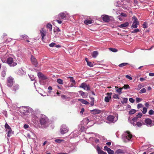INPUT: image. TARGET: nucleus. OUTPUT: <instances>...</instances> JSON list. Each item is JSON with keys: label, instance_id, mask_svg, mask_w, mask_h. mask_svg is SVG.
Returning a JSON list of instances; mask_svg holds the SVG:
<instances>
[{"label": "nucleus", "instance_id": "nucleus-25", "mask_svg": "<svg viewBox=\"0 0 154 154\" xmlns=\"http://www.w3.org/2000/svg\"><path fill=\"white\" fill-rule=\"evenodd\" d=\"M138 1L137 0H134V9H137L138 8L139 6L137 5Z\"/></svg>", "mask_w": 154, "mask_h": 154}, {"label": "nucleus", "instance_id": "nucleus-41", "mask_svg": "<svg viewBox=\"0 0 154 154\" xmlns=\"http://www.w3.org/2000/svg\"><path fill=\"white\" fill-rule=\"evenodd\" d=\"M57 82L60 84H63V80L61 79H58L57 80Z\"/></svg>", "mask_w": 154, "mask_h": 154}, {"label": "nucleus", "instance_id": "nucleus-43", "mask_svg": "<svg viewBox=\"0 0 154 154\" xmlns=\"http://www.w3.org/2000/svg\"><path fill=\"white\" fill-rule=\"evenodd\" d=\"M147 111V109L146 107H143V110L142 111V113L143 114H145Z\"/></svg>", "mask_w": 154, "mask_h": 154}, {"label": "nucleus", "instance_id": "nucleus-4", "mask_svg": "<svg viewBox=\"0 0 154 154\" xmlns=\"http://www.w3.org/2000/svg\"><path fill=\"white\" fill-rule=\"evenodd\" d=\"M146 125L148 126L151 127L154 125V121H152L149 118L146 119L144 120Z\"/></svg>", "mask_w": 154, "mask_h": 154}, {"label": "nucleus", "instance_id": "nucleus-40", "mask_svg": "<svg viewBox=\"0 0 154 154\" xmlns=\"http://www.w3.org/2000/svg\"><path fill=\"white\" fill-rule=\"evenodd\" d=\"M143 27L144 28H146L148 27V25L146 22H144L143 25Z\"/></svg>", "mask_w": 154, "mask_h": 154}, {"label": "nucleus", "instance_id": "nucleus-2", "mask_svg": "<svg viewBox=\"0 0 154 154\" xmlns=\"http://www.w3.org/2000/svg\"><path fill=\"white\" fill-rule=\"evenodd\" d=\"M14 83V78L11 76L7 78V85L9 87H11Z\"/></svg>", "mask_w": 154, "mask_h": 154}, {"label": "nucleus", "instance_id": "nucleus-48", "mask_svg": "<svg viewBox=\"0 0 154 154\" xmlns=\"http://www.w3.org/2000/svg\"><path fill=\"white\" fill-rule=\"evenodd\" d=\"M113 97L115 99H119V95L117 94H114L113 96Z\"/></svg>", "mask_w": 154, "mask_h": 154}, {"label": "nucleus", "instance_id": "nucleus-39", "mask_svg": "<svg viewBox=\"0 0 154 154\" xmlns=\"http://www.w3.org/2000/svg\"><path fill=\"white\" fill-rule=\"evenodd\" d=\"M123 89V88H120L118 89H116L117 92L119 93V94H120L122 93V91Z\"/></svg>", "mask_w": 154, "mask_h": 154}, {"label": "nucleus", "instance_id": "nucleus-32", "mask_svg": "<svg viewBox=\"0 0 154 154\" xmlns=\"http://www.w3.org/2000/svg\"><path fill=\"white\" fill-rule=\"evenodd\" d=\"M136 112V110L134 109H131L130 110L129 112V113L130 114H134Z\"/></svg>", "mask_w": 154, "mask_h": 154}, {"label": "nucleus", "instance_id": "nucleus-62", "mask_svg": "<svg viewBox=\"0 0 154 154\" xmlns=\"http://www.w3.org/2000/svg\"><path fill=\"white\" fill-rule=\"evenodd\" d=\"M23 127L25 129H27L29 127V125L27 124H25L24 125Z\"/></svg>", "mask_w": 154, "mask_h": 154}, {"label": "nucleus", "instance_id": "nucleus-13", "mask_svg": "<svg viewBox=\"0 0 154 154\" xmlns=\"http://www.w3.org/2000/svg\"><path fill=\"white\" fill-rule=\"evenodd\" d=\"M103 20L106 22H109L110 19L109 16L107 15H103L102 16Z\"/></svg>", "mask_w": 154, "mask_h": 154}, {"label": "nucleus", "instance_id": "nucleus-58", "mask_svg": "<svg viewBox=\"0 0 154 154\" xmlns=\"http://www.w3.org/2000/svg\"><path fill=\"white\" fill-rule=\"evenodd\" d=\"M129 101L131 103H133L134 102V100L132 98H130L129 99Z\"/></svg>", "mask_w": 154, "mask_h": 154}, {"label": "nucleus", "instance_id": "nucleus-10", "mask_svg": "<svg viewBox=\"0 0 154 154\" xmlns=\"http://www.w3.org/2000/svg\"><path fill=\"white\" fill-rule=\"evenodd\" d=\"M112 93H107V96L104 99V100L105 102H108L109 101V100L111 98V95L112 94Z\"/></svg>", "mask_w": 154, "mask_h": 154}, {"label": "nucleus", "instance_id": "nucleus-6", "mask_svg": "<svg viewBox=\"0 0 154 154\" xmlns=\"http://www.w3.org/2000/svg\"><path fill=\"white\" fill-rule=\"evenodd\" d=\"M8 63L11 66H16L17 63L14 61L12 58L10 57L8 59L7 61Z\"/></svg>", "mask_w": 154, "mask_h": 154}, {"label": "nucleus", "instance_id": "nucleus-51", "mask_svg": "<svg viewBox=\"0 0 154 154\" xmlns=\"http://www.w3.org/2000/svg\"><path fill=\"white\" fill-rule=\"evenodd\" d=\"M143 86L141 84H139L138 85V87L137 88V90H140L142 87Z\"/></svg>", "mask_w": 154, "mask_h": 154}, {"label": "nucleus", "instance_id": "nucleus-63", "mask_svg": "<svg viewBox=\"0 0 154 154\" xmlns=\"http://www.w3.org/2000/svg\"><path fill=\"white\" fill-rule=\"evenodd\" d=\"M55 43H52L50 44L49 46L51 47H53L55 46Z\"/></svg>", "mask_w": 154, "mask_h": 154}, {"label": "nucleus", "instance_id": "nucleus-42", "mask_svg": "<svg viewBox=\"0 0 154 154\" xmlns=\"http://www.w3.org/2000/svg\"><path fill=\"white\" fill-rule=\"evenodd\" d=\"M138 117L136 116L132 119V122H136L138 120Z\"/></svg>", "mask_w": 154, "mask_h": 154}, {"label": "nucleus", "instance_id": "nucleus-8", "mask_svg": "<svg viewBox=\"0 0 154 154\" xmlns=\"http://www.w3.org/2000/svg\"><path fill=\"white\" fill-rule=\"evenodd\" d=\"M31 60L32 64L34 65L35 67H36L37 66L38 63L37 60L34 56H31Z\"/></svg>", "mask_w": 154, "mask_h": 154}, {"label": "nucleus", "instance_id": "nucleus-59", "mask_svg": "<svg viewBox=\"0 0 154 154\" xmlns=\"http://www.w3.org/2000/svg\"><path fill=\"white\" fill-rule=\"evenodd\" d=\"M125 77L127 78L130 80H131L132 79V77L128 75H126Z\"/></svg>", "mask_w": 154, "mask_h": 154}, {"label": "nucleus", "instance_id": "nucleus-9", "mask_svg": "<svg viewBox=\"0 0 154 154\" xmlns=\"http://www.w3.org/2000/svg\"><path fill=\"white\" fill-rule=\"evenodd\" d=\"M94 23V21L91 18H87L84 21V23L86 25H88Z\"/></svg>", "mask_w": 154, "mask_h": 154}, {"label": "nucleus", "instance_id": "nucleus-50", "mask_svg": "<svg viewBox=\"0 0 154 154\" xmlns=\"http://www.w3.org/2000/svg\"><path fill=\"white\" fill-rule=\"evenodd\" d=\"M154 111H153L152 109H150L149 111V114L150 115H152L154 114Z\"/></svg>", "mask_w": 154, "mask_h": 154}, {"label": "nucleus", "instance_id": "nucleus-64", "mask_svg": "<svg viewBox=\"0 0 154 154\" xmlns=\"http://www.w3.org/2000/svg\"><path fill=\"white\" fill-rule=\"evenodd\" d=\"M149 75L150 76H154V73H149Z\"/></svg>", "mask_w": 154, "mask_h": 154}, {"label": "nucleus", "instance_id": "nucleus-11", "mask_svg": "<svg viewBox=\"0 0 154 154\" xmlns=\"http://www.w3.org/2000/svg\"><path fill=\"white\" fill-rule=\"evenodd\" d=\"M60 132L62 134H63L66 133L67 129L66 125H63L61 126V128L60 129Z\"/></svg>", "mask_w": 154, "mask_h": 154}, {"label": "nucleus", "instance_id": "nucleus-16", "mask_svg": "<svg viewBox=\"0 0 154 154\" xmlns=\"http://www.w3.org/2000/svg\"><path fill=\"white\" fill-rule=\"evenodd\" d=\"M19 86L18 84L14 85L12 87V90L15 92L17 91L19 89Z\"/></svg>", "mask_w": 154, "mask_h": 154}, {"label": "nucleus", "instance_id": "nucleus-5", "mask_svg": "<svg viewBox=\"0 0 154 154\" xmlns=\"http://www.w3.org/2000/svg\"><path fill=\"white\" fill-rule=\"evenodd\" d=\"M118 117V116L117 117V119H115V118L114 116L112 115H109L107 117L106 119L110 123H114L117 120Z\"/></svg>", "mask_w": 154, "mask_h": 154}, {"label": "nucleus", "instance_id": "nucleus-52", "mask_svg": "<svg viewBox=\"0 0 154 154\" xmlns=\"http://www.w3.org/2000/svg\"><path fill=\"white\" fill-rule=\"evenodd\" d=\"M142 116V113L141 112H139L137 115L136 117H138V118H141Z\"/></svg>", "mask_w": 154, "mask_h": 154}, {"label": "nucleus", "instance_id": "nucleus-44", "mask_svg": "<svg viewBox=\"0 0 154 154\" xmlns=\"http://www.w3.org/2000/svg\"><path fill=\"white\" fill-rule=\"evenodd\" d=\"M140 30L138 29H135L134 30H133L131 31V33H134L135 32H139Z\"/></svg>", "mask_w": 154, "mask_h": 154}, {"label": "nucleus", "instance_id": "nucleus-45", "mask_svg": "<svg viewBox=\"0 0 154 154\" xmlns=\"http://www.w3.org/2000/svg\"><path fill=\"white\" fill-rule=\"evenodd\" d=\"M109 154H114V151L112 150L111 149L107 151Z\"/></svg>", "mask_w": 154, "mask_h": 154}, {"label": "nucleus", "instance_id": "nucleus-61", "mask_svg": "<svg viewBox=\"0 0 154 154\" xmlns=\"http://www.w3.org/2000/svg\"><path fill=\"white\" fill-rule=\"evenodd\" d=\"M54 32H60V29H59V28H58V27H57L55 29H54Z\"/></svg>", "mask_w": 154, "mask_h": 154}, {"label": "nucleus", "instance_id": "nucleus-36", "mask_svg": "<svg viewBox=\"0 0 154 154\" xmlns=\"http://www.w3.org/2000/svg\"><path fill=\"white\" fill-rule=\"evenodd\" d=\"M8 134L7 136L8 137H10L12 134V130L11 129L8 130Z\"/></svg>", "mask_w": 154, "mask_h": 154}, {"label": "nucleus", "instance_id": "nucleus-3", "mask_svg": "<svg viewBox=\"0 0 154 154\" xmlns=\"http://www.w3.org/2000/svg\"><path fill=\"white\" fill-rule=\"evenodd\" d=\"M132 20H134L133 23L131 25V27L133 28H136L137 27V26L139 24V22L135 16H134L132 17Z\"/></svg>", "mask_w": 154, "mask_h": 154}, {"label": "nucleus", "instance_id": "nucleus-34", "mask_svg": "<svg viewBox=\"0 0 154 154\" xmlns=\"http://www.w3.org/2000/svg\"><path fill=\"white\" fill-rule=\"evenodd\" d=\"M128 63H122L119 65V66L120 67H122L125 66L127 65H128Z\"/></svg>", "mask_w": 154, "mask_h": 154}, {"label": "nucleus", "instance_id": "nucleus-47", "mask_svg": "<svg viewBox=\"0 0 154 154\" xmlns=\"http://www.w3.org/2000/svg\"><path fill=\"white\" fill-rule=\"evenodd\" d=\"M1 75L3 77H5L6 75V71L5 70L2 71Z\"/></svg>", "mask_w": 154, "mask_h": 154}, {"label": "nucleus", "instance_id": "nucleus-20", "mask_svg": "<svg viewBox=\"0 0 154 154\" xmlns=\"http://www.w3.org/2000/svg\"><path fill=\"white\" fill-rule=\"evenodd\" d=\"M78 100L80 101L82 103L85 105H88L89 104L88 102L84 99H78Z\"/></svg>", "mask_w": 154, "mask_h": 154}, {"label": "nucleus", "instance_id": "nucleus-1", "mask_svg": "<svg viewBox=\"0 0 154 154\" xmlns=\"http://www.w3.org/2000/svg\"><path fill=\"white\" fill-rule=\"evenodd\" d=\"M39 127L45 128L48 126L49 121L47 117L45 115H42L39 119Z\"/></svg>", "mask_w": 154, "mask_h": 154}, {"label": "nucleus", "instance_id": "nucleus-28", "mask_svg": "<svg viewBox=\"0 0 154 154\" xmlns=\"http://www.w3.org/2000/svg\"><path fill=\"white\" fill-rule=\"evenodd\" d=\"M136 125L137 127H140L142 126L143 125H144V123L141 122H136Z\"/></svg>", "mask_w": 154, "mask_h": 154}, {"label": "nucleus", "instance_id": "nucleus-53", "mask_svg": "<svg viewBox=\"0 0 154 154\" xmlns=\"http://www.w3.org/2000/svg\"><path fill=\"white\" fill-rule=\"evenodd\" d=\"M110 148H108L107 147V146H104V150L105 151H106L107 152L109 150V149Z\"/></svg>", "mask_w": 154, "mask_h": 154}, {"label": "nucleus", "instance_id": "nucleus-27", "mask_svg": "<svg viewBox=\"0 0 154 154\" xmlns=\"http://www.w3.org/2000/svg\"><path fill=\"white\" fill-rule=\"evenodd\" d=\"M124 152L123 150L121 149H119L117 150L115 152V154H118L119 153H123Z\"/></svg>", "mask_w": 154, "mask_h": 154}, {"label": "nucleus", "instance_id": "nucleus-29", "mask_svg": "<svg viewBox=\"0 0 154 154\" xmlns=\"http://www.w3.org/2000/svg\"><path fill=\"white\" fill-rule=\"evenodd\" d=\"M47 28L49 29V30L50 31H51L52 30V25L50 23H48L47 25Z\"/></svg>", "mask_w": 154, "mask_h": 154}, {"label": "nucleus", "instance_id": "nucleus-35", "mask_svg": "<svg viewBox=\"0 0 154 154\" xmlns=\"http://www.w3.org/2000/svg\"><path fill=\"white\" fill-rule=\"evenodd\" d=\"M122 88H123V89L124 88L125 89H129L130 88V86L128 85H125L124 86L122 87Z\"/></svg>", "mask_w": 154, "mask_h": 154}, {"label": "nucleus", "instance_id": "nucleus-12", "mask_svg": "<svg viewBox=\"0 0 154 154\" xmlns=\"http://www.w3.org/2000/svg\"><path fill=\"white\" fill-rule=\"evenodd\" d=\"M37 75L39 78L43 80H45L47 79V78L45 75H44L41 72H39L38 73Z\"/></svg>", "mask_w": 154, "mask_h": 154}, {"label": "nucleus", "instance_id": "nucleus-31", "mask_svg": "<svg viewBox=\"0 0 154 154\" xmlns=\"http://www.w3.org/2000/svg\"><path fill=\"white\" fill-rule=\"evenodd\" d=\"M79 92L81 96H82L83 97H85V93L84 92L82 91H79Z\"/></svg>", "mask_w": 154, "mask_h": 154}, {"label": "nucleus", "instance_id": "nucleus-21", "mask_svg": "<svg viewBox=\"0 0 154 154\" xmlns=\"http://www.w3.org/2000/svg\"><path fill=\"white\" fill-rule=\"evenodd\" d=\"M128 25L129 23L128 22H125L120 25L119 26V27L121 28H123L124 27L128 26Z\"/></svg>", "mask_w": 154, "mask_h": 154}, {"label": "nucleus", "instance_id": "nucleus-18", "mask_svg": "<svg viewBox=\"0 0 154 154\" xmlns=\"http://www.w3.org/2000/svg\"><path fill=\"white\" fill-rule=\"evenodd\" d=\"M66 17V14L63 13H60L58 16V17L59 19H64Z\"/></svg>", "mask_w": 154, "mask_h": 154}, {"label": "nucleus", "instance_id": "nucleus-38", "mask_svg": "<svg viewBox=\"0 0 154 154\" xmlns=\"http://www.w3.org/2000/svg\"><path fill=\"white\" fill-rule=\"evenodd\" d=\"M109 50L114 52H116L118 51V50L117 49L113 48H109Z\"/></svg>", "mask_w": 154, "mask_h": 154}, {"label": "nucleus", "instance_id": "nucleus-37", "mask_svg": "<svg viewBox=\"0 0 154 154\" xmlns=\"http://www.w3.org/2000/svg\"><path fill=\"white\" fill-rule=\"evenodd\" d=\"M5 128L8 130H9L11 129V128L7 123H6L5 124Z\"/></svg>", "mask_w": 154, "mask_h": 154}, {"label": "nucleus", "instance_id": "nucleus-57", "mask_svg": "<svg viewBox=\"0 0 154 154\" xmlns=\"http://www.w3.org/2000/svg\"><path fill=\"white\" fill-rule=\"evenodd\" d=\"M143 106L142 104L141 103H139L137 105V108L138 109L141 108Z\"/></svg>", "mask_w": 154, "mask_h": 154}, {"label": "nucleus", "instance_id": "nucleus-60", "mask_svg": "<svg viewBox=\"0 0 154 154\" xmlns=\"http://www.w3.org/2000/svg\"><path fill=\"white\" fill-rule=\"evenodd\" d=\"M60 19H59V20L57 19L56 20V21L59 24H61L62 23V21L61 20H60Z\"/></svg>", "mask_w": 154, "mask_h": 154}, {"label": "nucleus", "instance_id": "nucleus-55", "mask_svg": "<svg viewBox=\"0 0 154 154\" xmlns=\"http://www.w3.org/2000/svg\"><path fill=\"white\" fill-rule=\"evenodd\" d=\"M55 141L56 143H60L62 141V140L60 139H57L55 140Z\"/></svg>", "mask_w": 154, "mask_h": 154}, {"label": "nucleus", "instance_id": "nucleus-24", "mask_svg": "<svg viewBox=\"0 0 154 154\" xmlns=\"http://www.w3.org/2000/svg\"><path fill=\"white\" fill-rule=\"evenodd\" d=\"M98 54V53L97 51H93L92 53V56L94 58H96Z\"/></svg>", "mask_w": 154, "mask_h": 154}, {"label": "nucleus", "instance_id": "nucleus-56", "mask_svg": "<svg viewBox=\"0 0 154 154\" xmlns=\"http://www.w3.org/2000/svg\"><path fill=\"white\" fill-rule=\"evenodd\" d=\"M141 100H142L141 99H140L139 98H138V97L136 98V102L137 103L139 102H140L141 101Z\"/></svg>", "mask_w": 154, "mask_h": 154}, {"label": "nucleus", "instance_id": "nucleus-14", "mask_svg": "<svg viewBox=\"0 0 154 154\" xmlns=\"http://www.w3.org/2000/svg\"><path fill=\"white\" fill-rule=\"evenodd\" d=\"M100 112L101 111L97 109H95L91 110V113L94 115L99 114Z\"/></svg>", "mask_w": 154, "mask_h": 154}, {"label": "nucleus", "instance_id": "nucleus-7", "mask_svg": "<svg viewBox=\"0 0 154 154\" xmlns=\"http://www.w3.org/2000/svg\"><path fill=\"white\" fill-rule=\"evenodd\" d=\"M79 88H82L84 89L87 91L89 90H90V86L89 85H87L85 83H82L81 84V85L79 86Z\"/></svg>", "mask_w": 154, "mask_h": 154}, {"label": "nucleus", "instance_id": "nucleus-23", "mask_svg": "<svg viewBox=\"0 0 154 154\" xmlns=\"http://www.w3.org/2000/svg\"><path fill=\"white\" fill-rule=\"evenodd\" d=\"M121 16H122V17H127V14H126L125 13H121V15H119L118 17L119 19L121 21V20H122V19L121 18Z\"/></svg>", "mask_w": 154, "mask_h": 154}, {"label": "nucleus", "instance_id": "nucleus-30", "mask_svg": "<svg viewBox=\"0 0 154 154\" xmlns=\"http://www.w3.org/2000/svg\"><path fill=\"white\" fill-rule=\"evenodd\" d=\"M91 101L90 102V104L91 106H93L94 105V99L93 97H90Z\"/></svg>", "mask_w": 154, "mask_h": 154}, {"label": "nucleus", "instance_id": "nucleus-54", "mask_svg": "<svg viewBox=\"0 0 154 154\" xmlns=\"http://www.w3.org/2000/svg\"><path fill=\"white\" fill-rule=\"evenodd\" d=\"M75 84H72V83L71 84H70L69 83V85H68V87H75Z\"/></svg>", "mask_w": 154, "mask_h": 154}, {"label": "nucleus", "instance_id": "nucleus-15", "mask_svg": "<svg viewBox=\"0 0 154 154\" xmlns=\"http://www.w3.org/2000/svg\"><path fill=\"white\" fill-rule=\"evenodd\" d=\"M20 38H20V39L26 40V41L28 42H30L29 40H28L29 38L28 36L26 35H23L20 36Z\"/></svg>", "mask_w": 154, "mask_h": 154}, {"label": "nucleus", "instance_id": "nucleus-22", "mask_svg": "<svg viewBox=\"0 0 154 154\" xmlns=\"http://www.w3.org/2000/svg\"><path fill=\"white\" fill-rule=\"evenodd\" d=\"M40 32L42 37V40H43L44 37L45 35V33L43 29H41L40 30Z\"/></svg>", "mask_w": 154, "mask_h": 154}, {"label": "nucleus", "instance_id": "nucleus-46", "mask_svg": "<svg viewBox=\"0 0 154 154\" xmlns=\"http://www.w3.org/2000/svg\"><path fill=\"white\" fill-rule=\"evenodd\" d=\"M146 91V89L145 88H142L141 90L140 91V94L144 93Z\"/></svg>", "mask_w": 154, "mask_h": 154}, {"label": "nucleus", "instance_id": "nucleus-19", "mask_svg": "<svg viewBox=\"0 0 154 154\" xmlns=\"http://www.w3.org/2000/svg\"><path fill=\"white\" fill-rule=\"evenodd\" d=\"M126 133L127 134L126 135V137L128 140H130L132 138V135L129 131H126Z\"/></svg>", "mask_w": 154, "mask_h": 154}, {"label": "nucleus", "instance_id": "nucleus-26", "mask_svg": "<svg viewBox=\"0 0 154 154\" xmlns=\"http://www.w3.org/2000/svg\"><path fill=\"white\" fill-rule=\"evenodd\" d=\"M68 78L70 79V82H71L72 83V84H76L75 81L73 77L70 76L68 77Z\"/></svg>", "mask_w": 154, "mask_h": 154}, {"label": "nucleus", "instance_id": "nucleus-33", "mask_svg": "<svg viewBox=\"0 0 154 154\" xmlns=\"http://www.w3.org/2000/svg\"><path fill=\"white\" fill-rule=\"evenodd\" d=\"M128 101V99L126 98H123V101H121L122 104H124L125 103H126Z\"/></svg>", "mask_w": 154, "mask_h": 154}, {"label": "nucleus", "instance_id": "nucleus-49", "mask_svg": "<svg viewBox=\"0 0 154 154\" xmlns=\"http://www.w3.org/2000/svg\"><path fill=\"white\" fill-rule=\"evenodd\" d=\"M87 65L90 67H92L93 66V64L92 63L89 61H87Z\"/></svg>", "mask_w": 154, "mask_h": 154}, {"label": "nucleus", "instance_id": "nucleus-17", "mask_svg": "<svg viewBox=\"0 0 154 154\" xmlns=\"http://www.w3.org/2000/svg\"><path fill=\"white\" fill-rule=\"evenodd\" d=\"M97 150L98 154H107L106 152L101 150L99 146H97Z\"/></svg>", "mask_w": 154, "mask_h": 154}]
</instances>
